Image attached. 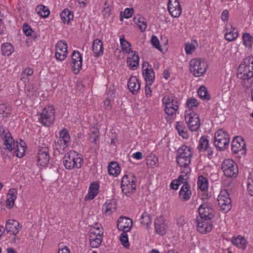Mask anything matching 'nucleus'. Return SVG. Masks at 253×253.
<instances>
[{"label": "nucleus", "mask_w": 253, "mask_h": 253, "mask_svg": "<svg viewBox=\"0 0 253 253\" xmlns=\"http://www.w3.org/2000/svg\"><path fill=\"white\" fill-rule=\"evenodd\" d=\"M253 77V57H248L243 59L238 67V78L241 79L242 84L247 88L251 87Z\"/></svg>", "instance_id": "nucleus-1"}, {"label": "nucleus", "mask_w": 253, "mask_h": 253, "mask_svg": "<svg viewBox=\"0 0 253 253\" xmlns=\"http://www.w3.org/2000/svg\"><path fill=\"white\" fill-rule=\"evenodd\" d=\"M84 159L81 154L74 150L66 153L63 158V164L66 169H70L73 168L80 169L82 167Z\"/></svg>", "instance_id": "nucleus-2"}, {"label": "nucleus", "mask_w": 253, "mask_h": 253, "mask_svg": "<svg viewBox=\"0 0 253 253\" xmlns=\"http://www.w3.org/2000/svg\"><path fill=\"white\" fill-rule=\"evenodd\" d=\"M192 152L190 147L183 145L177 150L176 162L178 165L184 168H188L191 163Z\"/></svg>", "instance_id": "nucleus-3"}, {"label": "nucleus", "mask_w": 253, "mask_h": 253, "mask_svg": "<svg viewBox=\"0 0 253 253\" xmlns=\"http://www.w3.org/2000/svg\"><path fill=\"white\" fill-rule=\"evenodd\" d=\"M229 142V136L225 131L220 129L215 133L214 144L217 150H224L228 147Z\"/></svg>", "instance_id": "nucleus-4"}, {"label": "nucleus", "mask_w": 253, "mask_h": 253, "mask_svg": "<svg viewBox=\"0 0 253 253\" xmlns=\"http://www.w3.org/2000/svg\"><path fill=\"white\" fill-rule=\"evenodd\" d=\"M136 177L131 173L125 174L122 178V190L126 195H127L128 193L133 192L136 189Z\"/></svg>", "instance_id": "nucleus-5"}, {"label": "nucleus", "mask_w": 253, "mask_h": 253, "mask_svg": "<svg viewBox=\"0 0 253 253\" xmlns=\"http://www.w3.org/2000/svg\"><path fill=\"white\" fill-rule=\"evenodd\" d=\"M207 65L204 60L192 59L190 62V72L196 77L203 75L206 72Z\"/></svg>", "instance_id": "nucleus-6"}, {"label": "nucleus", "mask_w": 253, "mask_h": 253, "mask_svg": "<svg viewBox=\"0 0 253 253\" xmlns=\"http://www.w3.org/2000/svg\"><path fill=\"white\" fill-rule=\"evenodd\" d=\"M217 201L219 208L223 212L226 213L230 210L231 207V200L229 197V194L226 190H222L220 191Z\"/></svg>", "instance_id": "nucleus-7"}, {"label": "nucleus", "mask_w": 253, "mask_h": 253, "mask_svg": "<svg viewBox=\"0 0 253 253\" xmlns=\"http://www.w3.org/2000/svg\"><path fill=\"white\" fill-rule=\"evenodd\" d=\"M185 120L191 131H195L199 129L200 122L197 114L193 113V112L186 111L185 112Z\"/></svg>", "instance_id": "nucleus-8"}, {"label": "nucleus", "mask_w": 253, "mask_h": 253, "mask_svg": "<svg viewBox=\"0 0 253 253\" xmlns=\"http://www.w3.org/2000/svg\"><path fill=\"white\" fill-rule=\"evenodd\" d=\"M221 168L226 176L234 178L237 176V172L235 171L236 168H237V165L232 159L224 160Z\"/></svg>", "instance_id": "nucleus-9"}, {"label": "nucleus", "mask_w": 253, "mask_h": 253, "mask_svg": "<svg viewBox=\"0 0 253 253\" xmlns=\"http://www.w3.org/2000/svg\"><path fill=\"white\" fill-rule=\"evenodd\" d=\"M54 109L52 107H49L48 108H45L42 110L40 120L43 126H50L54 122Z\"/></svg>", "instance_id": "nucleus-10"}, {"label": "nucleus", "mask_w": 253, "mask_h": 253, "mask_svg": "<svg viewBox=\"0 0 253 253\" xmlns=\"http://www.w3.org/2000/svg\"><path fill=\"white\" fill-rule=\"evenodd\" d=\"M198 211L200 218H208L209 220L212 219L215 214L213 209L210 204L205 202L201 204L199 209Z\"/></svg>", "instance_id": "nucleus-11"}, {"label": "nucleus", "mask_w": 253, "mask_h": 253, "mask_svg": "<svg viewBox=\"0 0 253 253\" xmlns=\"http://www.w3.org/2000/svg\"><path fill=\"white\" fill-rule=\"evenodd\" d=\"M198 231L202 234L211 232L213 228L212 219L208 218L201 219L198 217L196 218Z\"/></svg>", "instance_id": "nucleus-12"}, {"label": "nucleus", "mask_w": 253, "mask_h": 253, "mask_svg": "<svg viewBox=\"0 0 253 253\" xmlns=\"http://www.w3.org/2000/svg\"><path fill=\"white\" fill-rule=\"evenodd\" d=\"M67 50V44L63 40L59 41L56 45L55 58L57 60H64L66 56Z\"/></svg>", "instance_id": "nucleus-13"}, {"label": "nucleus", "mask_w": 253, "mask_h": 253, "mask_svg": "<svg viewBox=\"0 0 253 253\" xmlns=\"http://www.w3.org/2000/svg\"><path fill=\"white\" fill-rule=\"evenodd\" d=\"M0 135L2 137L3 143L6 149L9 151H11L14 148L15 142L11 133L9 131L5 132L4 127L1 126L0 127Z\"/></svg>", "instance_id": "nucleus-14"}, {"label": "nucleus", "mask_w": 253, "mask_h": 253, "mask_svg": "<svg viewBox=\"0 0 253 253\" xmlns=\"http://www.w3.org/2000/svg\"><path fill=\"white\" fill-rule=\"evenodd\" d=\"M132 225V221L130 218L124 216H120L117 220V228L123 232L129 231Z\"/></svg>", "instance_id": "nucleus-15"}, {"label": "nucleus", "mask_w": 253, "mask_h": 253, "mask_svg": "<svg viewBox=\"0 0 253 253\" xmlns=\"http://www.w3.org/2000/svg\"><path fill=\"white\" fill-rule=\"evenodd\" d=\"M72 70L75 74H77L82 69V57L78 51H74L72 56Z\"/></svg>", "instance_id": "nucleus-16"}, {"label": "nucleus", "mask_w": 253, "mask_h": 253, "mask_svg": "<svg viewBox=\"0 0 253 253\" xmlns=\"http://www.w3.org/2000/svg\"><path fill=\"white\" fill-rule=\"evenodd\" d=\"M168 9L173 17H178L181 13L182 9L177 0H169Z\"/></svg>", "instance_id": "nucleus-17"}, {"label": "nucleus", "mask_w": 253, "mask_h": 253, "mask_svg": "<svg viewBox=\"0 0 253 253\" xmlns=\"http://www.w3.org/2000/svg\"><path fill=\"white\" fill-rule=\"evenodd\" d=\"M99 232H90L89 237L90 245L92 248H98L102 242L103 232L98 228Z\"/></svg>", "instance_id": "nucleus-18"}, {"label": "nucleus", "mask_w": 253, "mask_h": 253, "mask_svg": "<svg viewBox=\"0 0 253 253\" xmlns=\"http://www.w3.org/2000/svg\"><path fill=\"white\" fill-rule=\"evenodd\" d=\"M156 232L159 235L163 236L166 234L167 225L163 216L157 218L154 222Z\"/></svg>", "instance_id": "nucleus-19"}, {"label": "nucleus", "mask_w": 253, "mask_h": 253, "mask_svg": "<svg viewBox=\"0 0 253 253\" xmlns=\"http://www.w3.org/2000/svg\"><path fill=\"white\" fill-rule=\"evenodd\" d=\"M20 229L19 222L14 219H9L7 221L5 229L7 233L16 235Z\"/></svg>", "instance_id": "nucleus-20"}, {"label": "nucleus", "mask_w": 253, "mask_h": 253, "mask_svg": "<svg viewBox=\"0 0 253 253\" xmlns=\"http://www.w3.org/2000/svg\"><path fill=\"white\" fill-rule=\"evenodd\" d=\"M127 86L130 91L136 95L140 89V83L135 77H131L127 82Z\"/></svg>", "instance_id": "nucleus-21"}, {"label": "nucleus", "mask_w": 253, "mask_h": 253, "mask_svg": "<svg viewBox=\"0 0 253 253\" xmlns=\"http://www.w3.org/2000/svg\"><path fill=\"white\" fill-rule=\"evenodd\" d=\"M99 185L98 183L94 182L91 183L89 187L88 192L85 196V200L93 199L99 193Z\"/></svg>", "instance_id": "nucleus-22"}, {"label": "nucleus", "mask_w": 253, "mask_h": 253, "mask_svg": "<svg viewBox=\"0 0 253 253\" xmlns=\"http://www.w3.org/2000/svg\"><path fill=\"white\" fill-rule=\"evenodd\" d=\"M92 48V51L94 54V56L98 57L103 54V43L99 39L97 38L93 41Z\"/></svg>", "instance_id": "nucleus-23"}, {"label": "nucleus", "mask_w": 253, "mask_h": 253, "mask_svg": "<svg viewBox=\"0 0 253 253\" xmlns=\"http://www.w3.org/2000/svg\"><path fill=\"white\" fill-rule=\"evenodd\" d=\"M179 195V196L185 201H187L190 198L191 196V191L188 181H185L184 182L183 185L180 190Z\"/></svg>", "instance_id": "nucleus-24"}, {"label": "nucleus", "mask_w": 253, "mask_h": 253, "mask_svg": "<svg viewBox=\"0 0 253 253\" xmlns=\"http://www.w3.org/2000/svg\"><path fill=\"white\" fill-rule=\"evenodd\" d=\"M17 190L14 188H10L7 195V199L5 201L6 205L9 209L13 208L14 201L16 199Z\"/></svg>", "instance_id": "nucleus-25"}, {"label": "nucleus", "mask_w": 253, "mask_h": 253, "mask_svg": "<svg viewBox=\"0 0 253 253\" xmlns=\"http://www.w3.org/2000/svg\"><path fill=\"white\" fill-rule=\"evenodd\" d=\"M102 211L107 215L111 214L116 211V203L113 200H107L102 207Z\"/></svg>", "instance_id": "nucleus-26"}, {"label": "nucleus", "mask_w": 253, "mask_h": 253, "mask_svg": "<svg viewBox=\"0 0 253 253\" xmlns=\"http://www.w3.org/2000/svg\"><path fill=\"white\" fill-rule=\"evenodd\" d=\"M171 101V103H167V105H165V113L169 116H172L174 114H175L176 111L179 108L178 101Z\"/></svg>", "instance_id": "nucleus-27"}, {"label": "nucleus", "mask_w": 253, "mask_h": 253, "mask_svg": "<svg viewBox=\"0 0 253 253\" xmlns=\"http://www.w3.org/2000/svg\"><path fill=\"white\" fill-rule=\"evenodd\" d=\"M134 23L139 28L141 32H144L147 28L146 19L140 15H137L133 18Z\"/></svg>", "instance_id": "nucleus-28"}, {"label": "nucleus", "mask_w": 253, "mask_h": 253, "mask_svg": "<svg viewBox=\"0 0 253 253\" xmlns=\"http://www.w3.org/2000/svg\"><path fill=\"white\" fill-rule=\"evenodd\" d=\"M142 75L144 77V79L147 83L150 82L149 85H151L155 80L154 72L153 69L146 68L143 70Z\"/></svg>", "instance_id": "nucleus-29"}, {"label": "nucleus", "mask_w": 253, "mask_h": 253, "mask_svg": "<svg viewBox=\"0 0 253 253\" xmlns=\"http://www.w3.org/2000/svg\"><path fill=\"white\" fill-rule=\"evenodd\" d=\"M108 171L110 175L117 176L121 172V168L116 162H111L108 167Z\"/></svg>", "instance_id": "nucleus-30"}, {"label": "nucleus", "mask_w": 253, "mask_h": 253, "mask_svg": "<svg viewBox=\"0 0 253 253\" xmlns=\"http://www.w3.org/2000/svg\"><path fill=\"white\" fill-rule=\"evenodd\" d=\"M59 135L62 139L58 140L57 143L58 144H60L62 143V141H63L65 145L67 146L68 143L70 140V136L68 130L66 128H63L62 130L60 131Z\"/></svg>", "instance_id": "nucleus-31"}, {"label": "nucleus", "mask_w": 253, "mask_h": 253, "mask_svg": "<svg viewBox=\"0 0 253 253\" xmlns=\"http://www.w3.org/2000/svg\"><path fill=\"white\" fill-rule=\"evenodd\" d=\"M61 19L64 23H68L74 18L73 12L65 9L60 14Z\"/></svg>", "instance_id": "nucleus-32"}, {"label": "nucleus", "mask_w": 253, "mask_h": 253, "mask_svg": "<svg viewBox=\"0 0 253 253\" xmlns=\"http://www.w3.org/2000/svg\"><path fill=\"white\" fill-rule=\"evenodd\" d=\"M207 136H203L199 140V144L198 149L200 152L206 151V150L209 147V141Z\"/></svg>", "instance_id": "nucleus-33"}, {"label": "nucleus", "mask_w": 253, "mask_h": 253, "mask_svg": "<svg viewBox=\"0 0 253 253\" xmlns=\"http://www.w3.org/2000/svg\"><path fill=\"white\" fill-rule=\"evenodd\" d=\"M36 10L37 11L38 14L42 18L47 17L50 13L48 8L43 5L37 6Z\"/></svg>", "instance_id": "nucleus-34"}, {"label": "nucleus", "mask_w": 253, "mask_h": 253, "mask_svg": "<svg viewBox=\"0 0 253 253\" xmlns=\"http://www.w3.org/2000/svg\"><path fill=\"white\" fill-rule=\"evenodd\" d=\"M49 153H45L43 154L38 155V164L41 166L44 167L45 165H46L49 162Z\"/></svg>", "instance_id": "nucleus-35"}, {"label": "nucleus", "mask_w": 253, "mask_h": 253, "mask_svg": "<svg viewBox=\"0 0 253 253\" xmlns=\"http://www.w3.org/2000/svg\"><path fill=\"white\" fill-rule=\"evenodd\" d=\"M238 153H240V156L238 157H241V156H245L246 154V142L243 137H240L238 136Z\"/></svg>", "instance_id": "nucleus-36"}, {"label": "nucleus", "mask_w": 253, "mask_h": 253, "mask_svg": "<svg viewBox=\"0 0 253 253\" xmlns=\"http://www.w3.org/2000/svg\"><path fill=\"white\" fill-rule=\"evenodd\" d=\"M14 51L12 45L8 42L3 43L1 45L2 54L5 56L10 55Z\"/></svg>", "instance_id": "nucleus-37"}, {"label": "nucleus", "mask_w": 253, "mask_h": 253, "mask_svg": "<svg viewBox=\"0 0 253 253\" xmlns=\"http://www.w3.org/2000/svg\"><path fill=\"white\" fill-rule=\"evenodd\" d=\"M243 44L248 48H251L253 42V39L249 33H245L242 35Z\"/></svg>", "instance_id": "nucleus-38"}, {"label": "nucleus", "mask_w": 253, "mask_h": 253, "mask_svg": "<svg viewBox=\"0 0 253 253\" xmlns=\"http://www.w3.org/2000/svg\"><path fill=\"white\" fill-rule=\"evenodd\" d=\"M198 187L202 190L205 191L208 188V180L203 175H200L197 182Z\"/></svg>", "instance_id": "nucleus-39"}, {"label": "nucleus", "mask_w": 253, "mask_h": 253, "mask_svg": "<svg viewBox=\"0 0 253 253\" xmlns=\"http://www.w3.org/2000/svg\"><path fill=\"white\" fill-rule=\"evenodd\" d=\"M198 95L203 99L209 100L211 98L206 87L204 86H201L198 90Z\"/></svg>", "instance_id": "nucleus-40"}, {"label": "nucleus", "mask_w": 253, "mask_h": 253, "mask_svg": "<svg viewBox=\"0 0 253 253\" xmlns=\"http://www.w3.org/2000/svg\"><path fill=\"white\" fill-rule=\"evenodd\" d=\"M141 224L144 226L146 225L147 228H149L152 223V218L150 215L147 212H144L141 216Z\"/></svg>", "instance_id": "nucleus-41"}, {"label": "nucleus", "mask_w": 253, "mask_h": 253, "mask_svg": "<svg viewBox=\"0 0 253 253\" xmlns=\"http://www.w3.org/2000/svg\"><path fill=\"white\" fill-rule=\"evenodd\" d=\"M247 190L249 194L253 196V170L250 173L248 177Z\"/></svg>", "instance_id": "nucleus-42"}, {"label": "nucleus", "mask_w": 253, "mask_h": 253, "mask_svg": "<svg viewBox=\"0 0 253 253\" xmlns=\"http://www.w3.org/2000/svg\"><path fill=\"white\" fill-rule=\"evenodd\" d=\"M127 232H123L120 236V240L121 242V244L125 248H128L129 244L128 242V238Z\"/></svg>", "instance_id": "nucleus-43"}, {"label": "nucleus", "mask_w": 253, "mask_h": 253, "mask_svg": "<svg viewBox=\"0 0 253 253\" xmlns=\"http://www.w3.org/2000/svg\"><path fill=\"white\" fill-rule=\"evenodd\" d=\"M134 9L133 8H126L124 13L122 11L120 13V20L122 21L124 17L126 19L129 18L132 15Z\"/></svg>", "instance_id": "nucleus-44"}, {"label": "nucleus", "mask_w": 253, "mask_h": 253, "mask_svg": "<svg viewBox=\"0 0 253 253\" xmlns=\"http://www.w3.org/2000/svg\"><path fill=\"white\" fill-rule=\"evenodd\" d=\"M186 105L189 109V110L188 111L191 112L194 107H197L199 105V102L195 98H190L187 99Z\"/></svg>", "instance_id": "nucleus-45"}, {"label": "nucleus", "mask_w": 253, "mask_h": 253, "mask_svg": "<svg viewBox=\"0 0 253 253\" xmlns=\"http://www.w3.org/2000/svg\"><path fill=\"white\" fill-rule=\"evenodd\" d=\"M248 245V242L246 239L241 236L238 235V249L245 250Z\"/></svg>", "instance_id": "nucleus-46"}, {"label": "nucleus", "mask_w": 253, "mask_h": 253, "mask_svg": "<svg viewBox=\"0 0 253 253\" xmlns=\"http://www.w3.org/2000/svg\"><path fill=\"white\" fill-rule=\"evenodd\" d=\"M16 149L14 151V155L18 158H22L24 155L26 147L19 146V145H16Z\"/></svg>", "instance_id": "nucleus-47"}, {"label": "nucleus", "mask_w": 253, "mask_h": 253, "mask_svg": "<svg viewBox=\"0 0 253 253\" xmlns=\"http://www.w3.org/2000/svg\"><path fill=\"white\" fill-rule=\"evenodd\" d=\"M235 28H234L233 31L226 32L225 34V38L228 41H232L237 38V30L235 32Z\"/></svg>", "instance_id": "nucleus-48"}, {"label": "nucleus", "mask_w": 253, "mask_h": 253, "mask_svg": "<svg viewBox=\"0 0 253 253\" xmlns=\"http://www.w3.org/2000/svg\"><path fill=\"white\" fill-rule=\"evenodd\" d=\"M151 43L154 46V47L157 49H158L159 50L162 51V49L161 48V46L160 45L159 41L158 40V39L156 36L153 35L151 40Z\"/></svg>", "instance_id": "nucleus-49"}, {"label": "nucleus", "mask_w": 253, "mask_h": 253, "mask_svg": "<svg viewBox=\"0 0 253 253\" xmlns=\"http://www.w3.org/2000/svg\"><path fill=\"white\" fill-rule=\"evenodd\" d=\"M23 31L25 35L27 36H33L32 35L33 31L32 29L30 27V26L27 23H24L23 26Z\"/></svg>", "instance_id": "nucleus-50"}, {"label": "nucleus", "mask_w": 253, "mask_h": 253, "mask_svg": "<svg viewBox=\"0 0 253 253\" xmlns=\"http://www.w3.org/2000/svg\"><path fill=\"white\" fill-rule=\"evenodd\" d=\"M163 103L165 105H167V103H171L172 101H177V100L175 99H174V97L172 96H170L169 95H167L165 96V97L163 99Z\"/></svg>", "instance_id": "nucleus-51"}, {"label": "nucleus", "mask_w": 253, "mask_h": 253, "mask_svg": "<svg viewBox=\"0 0 253 253\" xmlns=\"http://www.w3.org/2000/svg\"><path fill=\"white\" fill-rule=\"evenodd\" d=\"M127 63L132 70L136 69L139 65V62H137L135 60H129L128 58H127Z\"/></svg>", "instance_id": "nucleus-52"}, {"label": "nucleus", "mask_w": 253, "mask_h": 253, "mask_svg": "<svg viewBox=\"0 0 253 253\" xmlns=\"http://www.w3.org/2000/svg\"><path fill=\"white\" fill-rule=\"evenodd\" d=\"M99 133L97 132H92L90 134V140L92 143H96V141L99 137Z\"/></svg>", "instance_id": "nucleus-53"}, {"label": "nucleus", "mask_w": 253, "mask_h": 253, "mask_svg": "<svg viewBox=\"0 0 253 253\" xmlns=\"http://www.w3.org/2000/svg\"><path fill=\"white\" fill-rule=\"evenodd\" d=\"M236 143H237V136H235L231 142L232 150L235 154H237V148L236 147Z\"/></svg>", "instance_id": "nucleus-54"}, {"label": "nucleus", "mask_w": 253, "mask_h": 253, "mask_svg": "<svg viewBox=\"0 0 253 253\" xmlns=\"http://www.w3.org/2000/svg\"><path fill=\"white\" fill-rule=\"evenodd\" d=\"M186 223L184 216H180L176 219V223L179 227H183Z\"/></svg>", "instance_id": "nucleus-55"}, {"label": "nucleus", "mask_w": 253, "mask_h": 253, "mask_svg": "<svg viewBox=\"0 0 253 253\" xmlns=\"http://www.w3.org/2000/svg\"><path fill=\"white\" fill-rule=\"evenodd\" d=\"M105 5L106 6V7H105L103 10H102V13H103V14L104 15V16H109L110 14V12H111V8L109 6V5H107L106 2L105 3Z\"/></svg>", "instance_id": "nucleus-56"}, {"label": "nucleus", "mask_w": 253, "mask_h": 253, "mask_svg": "<svg viewBox=\"0 0 253 253\" xmlns=\"http://www.w3.org/2000/svg\"><path fill=\"white\" fill-rule=\"evenodd\" d=\"M122 47V49L124 52L129 53L131 51V47H128L127 44H125V42L120 43Z\"/></svg>", "instance_id": "nucleus-57"}, {"label": "nucleus", "mask_w": 253, "mask_h": 253, "mask_svg": "<svg viewBox=\"0 0 253 253\" xmlns=\"http://www.w3.org/2000/svg\"><path fill=\"white\" fill-rule=\"evenodd\" d=\"M195 49V46L193 44L186 45L185 48V52L187 54H191Z\"/></svg>", "instance_id": "nucleus-58"}, {"label": "nucleus", "mask_w": 253, "mask_h": 253, "mask_svg": "<svg viewBox=\"0 0 253 253\" xmlns=\"http://www.w3.org/2000/svg\"><path fill=\"white\" fill-rule=\"evenodd\" d=\"M130 52L133 53V55H132V57H128L127 58L129 59V60H135V61L139 62V57L137 52L131 50Z\"/></svg>", "instance_id": "nucleus-59"}, {"label": "nucleus", "mask_w": 253, "mask_h": 253, "mask_svg": "<svg viewBox=\"0 0 253 253\" xmlns=\"http://www.w3.org/2000/svg\"><path fill=\"white\" fill-rule=\"evenodd\" d=\"M45 153H49V149L47 147H40L39 150L38 155L43 154Z\"/></svg>", "instance_id": "nucleus-60"}, {"label": "nucleus", "mask_w": 253, "mask_h": 253, "mask_svg": "<svg viewBox=\"0 0 253 253\" xmlns=\"http://www.w3.org/2000/svg\"><path fill=\"white\" fill-rule=\"evenodd\" d=\"M174 181H176L177 183H178L179 184H180V183H184L185 181H188V180H187V178H184V174H182L180 175L177 179L174 180Z\"/></svg>", "instance_id": "nucleus-61"}, {"label": "nucleus", "mask_w": 253, "mask_h": 253, "mask_svg": "<svg viewBox=\"0 0 253 253\" xmlns=\"http://www.w3.org/2000/svg\"><path fill=\"white\" fill-rule=\"evenodd\" d=\"M221 18L223 21H227L228 19V11L227 10L223 11Z\"/></svg>", "instance_id": "nucleus-62"}, {"label": "nucleus", "mask_w": 253, "mask_h": 253, "mask_svg": "<svg viewBox=\"0 0 253 253\" xmlns=\"http://www.w3.org/2000/svg\"><path fill=\"white\" fill-rule=\"evenodd\" d=\"M180 184L174 181V180H172L170 184V188L173 190H177L178 188V186Z\"/></svg>", "instance_id": "nucleus-63"}, {"label": "nucleus", "mask_w": 253, "mask_h": 253, "mask_svg": "<svg viewBox=\"0 0 253 253\" xmlns=\"http://www.w3.org/2000/svg\"><path fill=\"white\" fill-rule=\"evenodd\" d=\"M58 253H70V251L67 246H64L62 249H59Z\"/></svg>", "instance_id": "nucleus-64"}]
</instances>
